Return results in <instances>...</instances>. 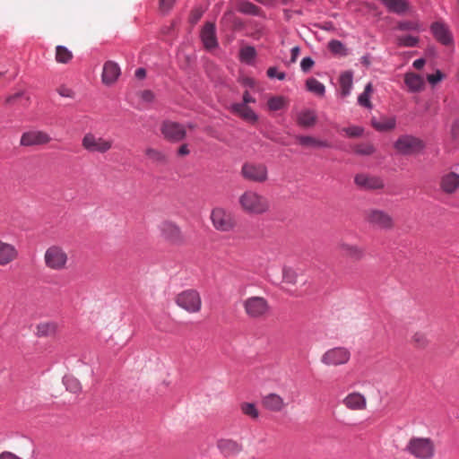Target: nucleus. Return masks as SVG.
Instances as JSON below:
<instances>
[{"label": "nucleus", "instance_id": "f257e3e1", "mask_svg": "<svg viewBox=\"0 0 459 459\" xmlns=\"http://www.w3.org/2000/svg\"><path fill=\"white\" fill-rule=\"evenodd\" d=\"M239 204L243 210L250 214H263L269 211L268 199L254 191H246L239 197Z\"/></svg>", "mask_w": 459, "mask_h": 459}, {"label": "nucleus", "instance_id": "f03ea898", "mask_svg": "<svg viewBox=\"0 0 459 459\" xmlns=\"http://www.w3.org/2000/svg\"><path fill=\"white\" fill-rule=\"evenodd\" d=\"M405 451L417 459H431L435 455V446L429 437H412L409 440Z\"/></svg>", "mask_w": 459, "mask_h": 459}, {"label": "nucleus", "instance_id": "7ed1b4c3", "mask_svg": "<svg viewBox=\"0 0 459 459\" xmlns=\"http://www.w3.org/2000/svg\"><path fill=\"white\" fill-rule=\"evenodd\" d=\"M211 221L215 230L221 232H230L236 227L233 213L223 207H214L211 212Z\"/></svg>", "mask_w": 459, "mask_h": 459}, {"label": "nucleus", "instance_id": "20e7f679", "mask_svg": "<svg viewBox=\"0 0 459 459\" xmlns=\"http://www.w3.org/2000/svg\"><path fill=\"white\" fill-rule=\"evenodd\" d=\"M425 147V143L420 138L411 134H403L394 143V148L405 156L421 152Z\"/></svg>", "mask_w": 459, "mask_h": 459}, {"label": "nucleus", "instance_id": "39448f33", "mask_svg": "<svg viewBox=\"0 0 459 459\" xmlns=\"http://www.w3.org/2000/svg\"><path fill=\"white\" fill-rule=\"evenodd\" d=\"M176 304L188 313L201 310L202 299L197 290L189 289L178 293L175 298Z\"/></svg>", "mask_w": 459, "mask_h": 459}, {"label": "nucleus", "instance_id": "423d86ee", "mask_svg": "<svg viewBox=\"0 0 459 459\" xmlns=\"http://www.w3.org/2000/svg\"><path fill=\"white\" fill-rule=\"evenodd\" d=\"M44 261L48 268L61 271L66 268L68 255L61 247L54 245L46 250Z\"/></svg>", "mask_w": 459, "mask_h": 459}, {"label": "nucleus", "instance_id": "0eeeda50", "mask_svg": "<svg viewBox=\"0 0 459 459\" xmlns=\"http://www.w3.org/2000/svg\"><path fill=\"white\" fill-rule=\"evenodd\" d=\"M365 220L370 226L377 230H390L394 227L393 217L384 210H368Z\"/></svg>", "mask_w": 459, "mask_h": 459}, {"label": "nucleus", "instance_id": "6e6552de", "mask_svg": "<svg viewBox=\"0 0 459 459\" xmlns=\"http://www.w3.org/2000/svg\"><path fill=\"white\" fill-rule=\"evenodd\" d=\"M82 146L89 152L106 153L113 146V140L97 137L92 133H87L82 139Z\"/></svg>", "mask_w": 459, "mask_h": 459}, {"label": "nucleus", "instance_id": "1a4fd4ad", "mask_svg": "<svg viewBox=\"0 0 459 459\" xmlns=\"http://www.w3.org/2000/svg\"><path fill=\"white\" fill-rule=\"evenodd\" d=\"M247 315L251 318L264 316L270 310L268 301L263 297L247 298L243 304Z\"/></svg>", "mask_w": 459, "mask_h": 459}, {"label": "nucleus", "instance_id": "9d476101", "mask_svg": "<svg viewBox=\"0 0 459 459\" xmlns=\"http://www.w3.org/2000/svg\"><path fill=\"white\" fill-rule=\"evenodd\" d=\"M241 175L248 181L264 183L268 179V169L263 163L246 162L241 168Z\"/></svg>", "mask_w": 459, "mask_h": 459}, {"label": "nucleus", "instance_id": "9b49d317", "mask_svg": "<svg viewBox=\"0 0 459 459\" xmlns=\"http://www.w3.org/2000/svg\"><path fill=\"white\" fill-rule=\"evenodd\" d=\"M161 238L171 245L180 246L185 242L180 227L173 221H165L160 227Z\"/></svg>", "mask_w": 459, "mask_h": 459}, {"label": "nucleus", "instance_id": "f8f14e48", "mask_svg": "<svg viewBox=\"0 0 459 459\" xmlns=\"http://www.w3.org/2000/svg\"><path fill=\"white\" fill-rule=\"evenodd\" d=\"M160 132L164 138L171 143L181 142L186 137V130L184 125L171 120L162 122Z\"/></svg>", "mask_w": 459, "mask_h": 459}, {"label": "nucleus", "instance_id": "ddd939ff", "mask_svg": "<svg viewBox=\"0 0 459 459\" xmlns=\"http://www.w3.org/2000/svg\"><path fill=\"white\" fill-rule=\"evenodd\" d=\"M351 358V352L344 347H335L325 351L321 359L322 363L328 366L346 364Z\"/></svg>", "mask_w": 459, "mask_h": 459}, {"label": "nucleus", "instance_id": "4468645a", "mask_svg": "<svg viewBox=\"0 0 459 459\" xmlns=\"http://www.w3.org/2000/svg\"><path fill=\"white\" fill-rule=\"evenodd\" d=\"M434 39L443 46H452L455 43L454 36L448 25L444 22H434L429 26Z\"/></svg>", "mask_w": 459, "mask_h": 459}, {"label": "nucleus", "instance_id": "2eb2a0df", "mask_svg": "<svg viewBox=\"0 0 459 459\" xmlns=\"http://www.w3.org/2000/svg\"><path fill=\"white\" fill-rule=\"evenodd\" d=\"M354 183L362 190H379L385 187V181L379 176L359 173L354 177Z\"/></svg>", "mask_w": 459, "mask_h": 459}, {"label": "nucleus", "instance_id": "dca6fc26", "mask_svg": "<svg viewBox=\"0 0 459 459\" xmlns=\"http://www.w3.org/2000/svg\"><path fill=\"white\" fill-rule=\"evenodd\" d=\"M200 39L204 48L211 51L219 47V42L216 35V26L214 22H207L203 26L200 31Z\"/></svg>", "mask_w": 459, "mask_h": 459}, {"label": "nucleus", "instance_id": "f3484780", "mask_svg": "<svg viewBox=\"0 0 459 459\" xmlns=\"http://www.w3.org/2000/svg\"><path fill=\"white\" fill-rule=\"evenodd\" d=\"M51 141V137L48 134L39 131L32 130L24 132L20 140V144L25 147H31L35 145H43L48 143Z\"/></svg>", "mask_w": 459, "mask_h": 459}, {"label": "nucleus", "instance_id": "a211bd4d", "mask_svg": "<svg viewBox=\"0 0 459 459\" xmlns=\"http://www.w3.org/2000/svg\"><path fill=\"white\" fill-rule=\"evenodd\" d=\"M19 257V251L13 244L0 239V266L10 264Z\"/></svg>", "mask_w": 459, "mask_h": 459}, {"label": "nucleus", "instance_id": "6ab92c4d", "mask_svg": "<svg viewBox=\"0 0 459 459\" xmlns=\"http://www.w3.org/2000/svg\"><path fill=\"white\" fill-rule=\"evenodd\" d=\"M121 74L119 65L114 61H107L103 65L101 74L102 82L105 85H112L115 83Z\"/></svg>", "mask_w": 459, "mask_h": 459}, {"label": "nucleus", "instance_id": "aec40b11", "mask_svg": "<svg viewBox=\"0 0 459 459\" xmlns=\"http://www.w3.org/2000/svg\"><path fill=\"white\" fill-rule=\"evenodd\" d=\"M339 249L342 255L354 262H359L365 257V248L358 245H352L346 242H341L339 244Z\"/></svg>", "mask_w": 459, "mask_h": 459}, {"label": "nucleus", "instance_id": "412c9836", "mask_svg": "<svg viewBox=\"0 0 459 459\" xmlns=\"http://www.w3.org/2000/svg\"><path fill=\"white\" fill-rule=\"evenodd\" d=\"M230 111L246 121L255 123L258 120L257 114L245 103H233L230 107Z\"/></svg>", "mask_w": 459, "mask_h": 459}, {"label": "nucleus", "instance_id": "4be33fe9", "mask_svg": "<svg viewBox=\"0 0 459 459\" xmlns=\"http://www.w3.org/2000/svg\"><path fill=\"white\" fill-rule=\"evenodd\" d=\"M440 188L446 194H454L459 188V175L455 172L444 174L440 178Z\"/></svg>", "mask_w": 459, "mask_h": 459}, {"label": "nucleus", "instance_id": "5701e85b", "mask_svg": "<svg viewBox=\"0 0 459 459\" xmlns=\"http://www.w3.org/2000/svg\"><path fill=\"white\" fill-rule=\"evenodd\" d=\"M380 3L389 13L399 15L406 13L411 8V4L408 0H380Z\"/></svg>", "mask_w": 459, "mask_h": 459}, {"label": "nucleus", "instance_id": "b1692460", "mask_svg": "<svg viewBox=\"0 0 459 459\" xmlns=\"http://www.w3.org/2000/svg\"><path fill=\"white\" fill-rule=\"evenodd\" d=\"M371 126L378 132H388L395 128L396 118L395 117L385 116L373 117L371 118Z\"/></svg>", "mask_w": 459, "mask_h": 459}, {"label": "nucleus", "instance_id": "393cba45", "mask_svg": "<svg viewBox=\"0 0 459 459\" xmlns=\"http://www.w3.org/2000/svg\"><path fill=\"white\" fill-rule=\"evenodd\" d=\"M263 406L271 411L279 412L281 411L284 406L283 399L277 394L271 393L262 399Z\"/></svg>", "mask_w": 459, "mask_h": 459}, {"label": "nucleus", "instance_id": "a878e982", "mask_svg": "<svg viewBox=\"0 0 459 459\" xmlns=\"http://www.w3.org/2000/svg\"><path fill=\"white\" fill-rule=\"evenodd\" d=\"M296 121L300 127H313L317 121L316 112L310 108L303 109L298 113Z\"/></svg>", "mask_w": 459, "mask_h": 459}, {"label": "nucleus", "instance_id": "bb28decb", "mask_svg": "<svg viewBox=\"0 0 459 459\" xmlns=\"http://www.w3.org/2000/svg\"><path fill=\"white\" fill-rule=\"evenodd\" d=\"M217 446L225 456L235 455L242 450V446L232 439H221Z\"/></svg>", "mask_w": 459, "mask_h": 459}, {"label": "nucleus", "instance_id": "cd10ccee", "mask_svg": "<svg viewBox=\"0 0 459 459\" xmlns=\"http://www.w3.org/2000/svg\"><path fill=\"white\" fill-rule=\"evenodd\" d=\"M343 404L351 410H362L366 407V398L359 393H351L343 399Z\"/></svg>", "mask_w": 459, "mask_h": 459}, {"label": "nucleus", "instance_id": "c85d7f7f", "mask_svg": "<svg viewBox=\"0 0 459 459\" xmlns=\"http://www.w3.org/2000/svg\"><path fill=\"white\" fill-rule=\"evenodd\" d=\"M341 87V95L345 98L351 94L353 84V72L351 70L345 71L341 74L339 78Z\"/></svg>", "mask_w": 459, "mask_h": 459}, {"label": "nucleus", "instance_id": "c756f323", "mask_svg": "<svg viewBox=\"0 0 459 459\" xmlns=\"http://www.w3.org/2000/svg\"><path fill=\"white\" fill-rule=\"evenodd\" d=\"M404 82L411 92L421 91L425 85L423 78L413 73L405 74Z\"/></svg>", "mask_w": 459, "mask_h": 459}, {"label": "nucleus", "instance_id": "7c9ffc66", "mask_svg": "<svg viewBox=\"0 0 459 459\" xmlns=\"http://www.w3.org/2000/svg\"><path fill=\"white\" fill-rule=\"evenodd\" d=\"M296 140L302 146H311L316 148H330L331 144L326 140H321L310 135H298Z\"/></svg>", "mask_w": 459, "mask_h": 459}, {"label": "nucleus", "instance_id": "2f4dec72", "mask_svg": "<svg viewBox=\"0 0 459 459\" xmlns=\"http://www.w3.org/2000/svg\"><path fill=\"white\" fill-rule=\"evenodd\" d=\"M237 11L246 15H261V8L247 0L239 1L237 5Z\"/></svg>", "mask_w": 459, "mask_h": 459}, {"label": "nucleus", "instance_id": "473e14b6", "mask_svg": "<svg viewBox=\"0 0 459 459\" xmlns=\"http://www.w3.org/2000/svg\"><path fill=\"white\" fill-rule=\"evenodd\" d=\"M257 52L253 46H246L239 49L238 59L241 63L253 65L256 58Z\"/></svg>", "mask_w": 459, "mask_h": 459}, {"label": "nucleus", "instance_id": "72a5a7b5", "mask_svg": "<svg viewBox=\"0 0 459 459\" xmlns=\"http://www.w3.org/2000/svg\"><path fill=\"white\" fill-rule=\"evenodd\" d=\"M56 324L54 322H44L37 325L36 326V336L37 337H48L52 336L56 333Z\"/></svg>", "mask_w": 459, "mask_h": 459}, {"label": "nucleus", "instance_id": "f704fd0d", "mask_svg": "<svg viewBox=\"0 0 459 459\" xmlns=\"http://www.w3.org/2000/svg\"><path fill=\"white\" fill-rule=\"evenodd\" d=\"M306 89L307 91H310L316 94L318 97H324L325 94V85L319 82L317 79L311 77L307 79L306 81Z\"/></svg>", "mask_w": 459, "mask_h": 459}, {"label": "nucleus", "instance_id": "c9c22d12", "mask_svg": "<svg viewBox=\"0 0 459 459\" xmlns=\"http://www.w3.org/2000/svg\"><path fill=\"white\" fill-rule=\"evenodd\" d=\"M328 49L329 51L340 56H346L349 54V50L346 46L338 39H332L328 42Z\"/></svg>", "mask_w": 459, "mask_h": 459}, {"label": "nucleus", "instance_id": "e433bc0d", "mask_svg": "<svg viewBox=\"0 0 459 459\" xmlns=\"http://www.w3.org/2000/svg\"><path fill=\"white\" fill-rule=\"evenodd\" d=\"M74 56L66 47L59 45L56 48V61L60 64H68Z\"/></svg>", "mask_w": 459, "mask_h": 459}, {"label": "nucleus", "instance_id": "4c0bfd02", "mask_svg": "<svg viewBox=\"0 0 459 459\" xmlns=\"http://www.w3.org/2000/svg\"><path fill=\"white\" fill-rule=\"evenodd\" d=\"M145 155L152 161L166 164L168 162L167 156L161 152L154 148H147L145 150Z\"/></svg>", "mask_w": 459, "mask_h": 459}, {"label": "nucleus", "instance_id": "58836bf2", "mask_svg": "<svg viewBox=\"0 0 459 459\" xmlns=\"http://www.w3.org/2000/svg\"><path fill=\"white\" fill-rule=\"evenodd\" d=\"M63 382L66 390L73 394H78L82 390L80 382L74 377H65Z\"/></svg>", "mask_w": 459, "mask_h": 459}, {"label": "nucleus", "instance_id": "ea45409f", "mask_svg": "<svg viewBox=\"0 0 459 459\" xmlns=\"http://www.w3.org/2000/svg\"><path fill=\"white\" fill-rule=\"evenodd\" d=\"M420 41L419 37L412 35H404L398 37L397 45L403 48H413L418 45Z\"/></svg>", "mask_w": 459, "mask_h": 459}, {"label": "nucleus", "instance_id": "a19ab883", "mask_svg": "<svg viewBox=\"0 0 459 459\" xmlns=\"http://www.w3.org/2000/svg\"><path fill=\"white\" fill-rule=\"evenodd\" d=\"M397 30L401 31H420V24L416 21H401L397 24Z\"/></svg>", "mask_w": 459, "mask_h": 459}, {"label": "nucleus", "instance_id": "79ce46f5", "mask_svg": "<svg viewBox=\"0 0 459 459\" xmlns=\"http://www.w3.org/2000/svg\"><path fill=\"white\" fill-rule=\"evenodd\" d=\"M372 91L371 83H368L365 87V90L362 93H360L358 97V103L360 106H363L368 108H372V104L369 100V92Z\"/></svg>", "mask_w": 459, "mask_h": 459}, {"label": "nucleus", "instance_id": "37998d69", "mask_svg": "<svg viewBox=\"0 0 459 459\" xmlns=\"http://www.w3.org/2000/svg\"><path fill=\"white\" fill-rule=\"evenodd\" d=\"M285 99L282 96H273L267 100L268 108L272 111H278L283 108Z\"/></svg>", "mask_w": 459, "mask_h": 459}, {"label": "nucleus", "instance_id": "c03bdc74", "mask_svg": "<svg viewBox=\"0 0 459 459\" xmlns=\"http://www.w3.org/2000/svg\"><path fill=\"white\" fill-rule=\"evenodd\" d=\"M242 412L249 416L252 419H257L259 417V411L255 407V404L253 403H243L240 405Z\"/></svg>", "mask_w": 459, "mask_h": 459}, {"label": "nucleus", "instance_id": "a18cd8bd", "mask_svg": "<svg viewBox=\"0 0 459 459\" xmlns=\"http://www.w3.org/2000/svg\"><path fill=\"white\" fill-rule=\"evenodd\" d=\"M342 132H344L345 135L349 138H358L362 136L364 128L359 126H351L342 128Z\"/></svg>", "mask_w": 459, "mask_h": 459}, {"label": "nucleus", "instance_id": "49530a36", "mask_svg": "<svg viewBox=\"0 0 459 459\" xmlns=\"http://www.w3.org/2000/svg\"><path fill=\"white\" fill-rule=\"evenodd\" d=\"M376 152V149L371 143H361L355 147V153L358 155H371Z\"/></svg>", "mask_w": 459, "mask_h": 459}, {"label": "nucleus", "instance_id": "de8ad7c7", "mask_svg": "<svg viewBox=\"0 0 459 459\" xmlns=\"http://www.w3.org/2000/svg\"><path fill=\"white\" fill-rule=\"evenodd\" d=\"M203 14H204V10L201 7L194 8L191 11L190 15H189V22L192 25L196 24L202 18Z\"/></svg>", "mask_w": 459, "mask_h": 459}, {"label": "nucleus", "instance_id": "09e8293b", "mask_svg": "<svg viewBox=\"0 0 459 459\" xmlns=\"http://www.w3.org/2000/svg\"><path fill=\"white\" fill-rule=\"evenodd\" d=\"M175 3L176 0H160L159 9L162 13L167 14L173 8Z\"/></svg>", "mask_w": 459, "mask_h": 459}, {"label": "nucleus", "instance_id": "8fccbe9b", "mask_svg": "<svg viewBox=\"0 0 459 459\" xmlns=\"http://www.w3.org/2000/svg\"><path fill=\"white\" fill-rule=\"evenodd\" d=\"M444 78L445 74L439 69H437L435 74H431L427 76V80L431 85H436Z\"/></svg>", "mask_w": 459, "mask_h": 459}, {"label": "nucleus", "instance_id": "3c124183", "mask_svg": "<svg viewBox=\"0 0 459 459\" xmlns=\"http://www.w3.org/2000/svg\"><path fill=\"white\" fill-rule=\"evenodd\" d=\"M413 342L419 348H425L428 344V340L426 336L421 333H416L412 336Z\"/></svg>", "mask_w": 459, "mask_h": 459}, {"label": "nucleus", "instance_id": "603ef678", "mask_svg": "<svg viewBox=\"0 0 459 459\" xmlns=\"http://www.w3.org/2000/svg\"><path fill=\"white\" fill-rule=\"evenodd\" d=\"M314 65L315 61L311 56H305L300 62V68L303 73H308Z\"/></svg>", "mask_w": 459, "mask_h": 459}, {"label": "nucleus", "instance_id": "864d4df0", "mask_svg": "<svg viewBox=\"0 0 459 459\" xmlns=\"http://www.w3.org/2000/svg\"><path fill=\"white\" fill-rule=\"evenodd\" d=\"M266 74L269 78H277L280 81L284 80L286 77V74L284 72L278 73V69L275 66L269 67Z\"/></svg>", "mask_w": 459, "mask_h": 459}, {"label": "nucleus", "instance_id": "5fc2aeb1", "mask_svg": "<svg viewBox=\"0 0 459 459\" xmlns=\"http://www.w3.org/2000/svg\"><path fill=\"white\" fill-rule=\"evenodd\" d=\"M314 26L319 30H325V31H335L336 28L333 22L331 21H325L321 23H315Z\"/></svg>", "mask_w": 459, "mask_h": 459}, {"label": "nucleus", "instance_id": "6e6d98bb", "mask_svg": "<svg viewBox=\"0 0 459 459\" xmlns=\"http://www.w3.org/2000/svg\"><path fill=\"white\" fill-rule=\"evenodd\" d=\"M283 279L286 282L295 284L297 281V274L294 271L289 269L283 271Z\"/></svg>", "mask_w": 459, "mask_h": 459}, {"label": "nucleus", "instance_id": "4d7b16f0", "mask_svg": "<svg viewBox=\"0 0 459 459\" xmlns=\"http://www.w3.org/2000/svg\"><path fill=\"white\" fill-rule=\"evenodd\" d=\"M451 137L453 140H459V120L455 119L451 125L450 130Z\"/></svg>", "mask_w": 459, "mask_h": 459}, {"label": "nucleus", "instance_id": "13d9d810", "mask_svg": "<svg viewBox=\"0 0 459 459\" xmlns=\"http://www.w3.org/2000/svg\"><path fill=\"white\" fill-rule=\"evenodd\" d=\"M57 92L61 97L64 98H74V91L72 89H69L65 86H61L57 89Z\"/></svg>", "mask_w": 459, "mask_h": 459}, {"label": "nucleus", "instance_id": "bf43d9fd", "mask_svg": "<svg viewBox=\"0 0 459 459\" xmlns=\"http://www.w3.org/2000/svg\"><path fill=\"white\" fill-rule=\"evenodd\" d=\"M142 99L146 102H152L154 100V93L150 90H144L141 93Z\"/></svg>", "mask_w": 459, "mask_h": 459}, {"label": "nucleus", "instance_id": "052dcab7", "mask_svg": "<svg viewBox=\"0 0 459 459\" xmlns=\"http://www.w3.org/2000/svg\"><path fill=\"white\" fill-rule=\"evenodd\" d=\"M300 53V48L299 46H295L290 50V63H295Z\"/></svg>", "mask_w": 459, "mask_h": 459}, {"label": "nucleus", "instance_id": "680f3d73", "mask_svg": "<svg viewBox=\"0 0 459 459\" xmlns=\"http://www.w3.org/2000/svg\"><path fill=\"white\" fill-rule=\"evenodd\" d=\"M243 100L241 103H245V105H247L249 103H255V99L253 98L250 93L248 92V91H246L244 93H243Z\"/></svg>", "mask_w": 459, "mask_h": 459}, {"label": "nucleus", "instance_id": "e2e57ef3", "mask_svg": "<svg viewBox=\"0 0 459 459\" xmlns=\"http://www.w3.org/2000/svg\"><path fill=\"white\" fill-rule=\"evenodd\" d=\"M178 156H186L190 153V150L188 148V144L187 143H184L182 144L178 150Z\"/></svg>", "mask_w": 459, "mask_h": 459}, {"label": "nucleus", "instance_id": "0e129e2a", "mask_svg": "<svg viewBox=\"0 0 459 459\" xmlns=\"http://www.w3.org/2000/svg\"><path fill=\"white\" fill-rule=\"evenodd\" d=\"M0 459H22V458L17 456L16 455L13 454L11 452L4 451L0 454Z\"/></svg>", "mask_w": 459, "mask_h": 459}, {"label": "nucleus", "instance_id": "69168bd1", "mask_svg": "<svg viewBox=\"0 0 459 459\" xmlns=\"http://www.w3.org/2000/svg\"><path fill=\"white\" fill-rule=\"evenodd\" d=\"M134 76L138 80H143L146 77V70H145V68L140 67V68L136 69V71L134 73Z\"/></svg>", "mask_w": 459, "mask_h": 459}, {"label": "nucleus", "instance_id": "338daca9", "mask_svg": "<svg viewBox=\"0 0 459 459\" xmlns=\"http://www.w3.org/2000/svg\"><path fill=\"white\" fill-rule=\"evenodd\" d=\"M425 63H426V60L423 57H420V58L414 60L412 65L415 69L420 70L424 66Z\"/></svg>", "mask_w": 459, "mask_h": 459}, {"label": "nucleus", "instance_id": "774afa93", "mask_svg": "<svg viewBox=\"0 0 459 459\" xmlns=\"http://www.w3.org/2000/svg\"><path fill=\"white\" fill-rule=\"evenodd\" d=\"M23 92L22 91H19V92H16L15 94L13 95H10L9 97L6 98V102L7 103H13L15 100L21 98L22 96Z\"/></svg>", "mask_w": 459, "mask_h": 459}]
</instances>
